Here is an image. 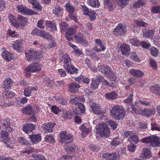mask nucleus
<instances>
[{
	"label": "nucleus",
	"mask_w": 160,
	"mask_h": 160,
	"mask_svg": "<svg viewBox=\"0 0 160 160\" xmlns=\"http://www.w3.org/2000/svg\"><path fill=\"white\" fill-rule=\"evenodd\" d=\"M111 116L117 120L123 119L126 115V112L122 106H115L110 110Z\"/></svg>",
	"instance_id": "obj_1"
},
{
	"label": "nucleus",
	"mask_w": 160,
	"mask_h": 160,
	"mask_svg": "<svg viewBox=\"0 0 160 160\" xmlns=\"http://www.w3.org/2000/svg\"><path fill=\"white\" fill-rule=\"evenodd\" d=\"M141 142L147 143H149L150 146L153 147H158L160 144L159 138L154 136H148L142 138Z\"/></svg>",
	"instance_id": "obj_2"
},
{
	"label": "nucleus",
	"mask_w": 160,
	"mask_h": 160,
	"mask_svg": "<svg viewBox=\"0 0 160 160\" xmlns=\"http://www.w3.org/2000/svg\"><path fill=\"white\" fill-rule=\"evenodd\" d=\"M97 130L96 134H98L102 137H107L110 134L109 129L105 124H99Z\"/></svg>",
	"instance_id": "obj_3"
},
{
	"label": "nucleus",
	"mask_w": 160,
	"mask_h": 160,
	"mask_svg": "<svg viewBox=\"0 0 160 160\" xmlns=\"http://www.w3.org/2000/svg\"><path fill=\"white\" fill-rule=\"evenodd\" d=\"M84 36L83 33L79 32L78 35H75L74 38L77 42L83 46L87 47L88 45V42Z\"/></svg>",
	"instance_id": "obj_4"
},
{
	"label": "nucleus",
	"mask_w": 160,
	"mask_h": 160,
	"mask_svg": "<svg viewBox=\"0 0 160 160\" xmlns=\"http://www.w3.org/2000/svg\"><path fill=\"white\" fill-rule=\"evenodd\" d=\"M67 132L65 131L62 132L60 134L61 141L66 143H70L72 141L73 137L71 134H66Z\"/></svg>",
	"instance_id": "obj_5"
},
{
	"label": "nucleus",
	"mask_w": 160,
	"mask_h": 160,
	"mask_svg": "<svg viewBox=\"0 0 160 160\" xmlns=\"http://www.w3.org/2000/svg\"><path fill=\"white\" fill-rule=\"evenodd\" d=\"M42 67V66L41 65L37 63H33L28 65L26 68V70L27 71V73L29 72H34L40 70Z\"/></svg>",
	"instance_id": "obj_6"
},
{
	"label": "nucleus",
	"mask_w": 160,
	"mask_h": 160,
	"mask_svg": "<svg viewBox=\"0 0 160 160\" xmlns=\"http://www.w3.org/2000/svg\"><path fill=\"white\" fill-rule=\"evenodd\" d=\"M127 31V29L125 26L122 24H119L114 29L113 32L116 35L118 34L122 35Z\"/></svg>",
	"instance_id": "obj_7"
},
{
	"label": "nucleus",
	"mask_w": 160,
	"mask_h": 160,
	"mask_svg": "<svg viewBox=\"0 0 160 160\" xmlns=\"http://www.w3.org/2000/svg\"><path fill=\"white\" fill-rule=\"evenodd\" d=\"M128 110L129 112H134L137 114H142L143 109H140L137 105L136 104H132L128 105Z\"/></svg>",
	"instance_id": "obj_8"
},
{
	"label": "nucleus",
	"mask_w": 160,
	"mask_h": 160,
	"mask_svg": "<svg viewBox=\"0 0 160 160\" xmlns=\"http://www.w3.org/2000/svg\"><path fill=\"white\" fill-rule=\"evenodd\" d=\"M77 28L72 27L69 28L66 32L65 37L69 41L72 40V36L76 33L77 31Z\"/></svg>",
	"instance_id": "obj_9"
},
{
	"label": "nucleus",
	"mask_w": 160,
	"mask_h": 160,
	"mask_svg": "<svg viewBox=\"0 0 160 160\" xmlns=\"http://www.w3.org/2000/svg\"><path fill=\"white\" fill-rule=\"evenodd\" d=\"M80 88L79 85L75 82L71 83L68 85V88L69 91L72 93L77 92Z\"/></svg>",
	"instance_id": "obj_10"
},
{
	"label": "nucleus",
	"mask_w": 160,
	"mask_h": 160,
	"mask_svg": "<svg viewBox=\"0 0 160 160\" xmlns=\"http://www.w3.org/2000/svg\"><path fill=\"white\" fill-rule=\"evenodd\" d=\"M65 70L71 74L76 73L78 72V69L73 66L71 63L64 66Z\"/></svg>",
	"instance_id": "obj_11"
},
{
	"label": "nucleus",
	"mask_w": 160,
	"mask_h": 160,
	"mask_svg": "<svg viewBox=\"0 0 160 160\" xmlns=\"http://www.w3.org/2000/svg\"><path fill=\"white\" fill-rule=\"evenodd\" d=\"M36 33L38 36L42 37L48 40H52V37L51 35L45 31L38 30Z\"/></svg>",
	"instance_id": "obj_12"
},
{
	"label": "nucleus",
	"mask_w": 160,
	"mask_h": 160,
	"mask_svg": "<svg viewBox=\"0 0 160 160\" xmlns=\"http://www.w3.org/2000/svg\"><path fill=\"white\" fill-rule=\"evenodd\" d=\"M17 10L19 12H21L23 14L30 15L32 13V11L23 7L22 5L18 6Z\"/></svg>",
	"instance_id": "obj_13"
},
{
	"label": "nucleus",
	"mask_w": 160,
	"mask_h": 160,
	"mask_svg": "<svg viewBox=\"0 0 160 160\" xmlns=\"http://www.w3.org/2000/svg\"><path fill=\"white\" fill-rule=\"evenodd\" d=\"M98 68L99 71L106 76L109 74L112 70L110 67L106 65L100 66Z\"/></svg>",
	"instance_id": "obj_14"
},
{
	"label": "nucleus",
	"mask_w": 160,
	"mask_h": 160,
	"mask_svg": "<svg viewBox=\"0 0 160 160\" xmlns=\"http://www.w3.org/2000/svg\"><path fill=\"white\" fill-rule=\"evenodd\" d=\"M55 124L56 123H48V124L46 123L42 125V127L43 128L46 133L52 132L53 131V127Z\"/></svg>",
	"instance_id": "obj_15"
},
{
	"label": "nucleus",
	"mask_w": 160,
	"mask_h": 160,
	"mask_svg": "<svg viewBox=\"0 0 160 160\" xmlns=\"http://www.w3.org/2000/svg\"><path fill=\"white\" fill-rule=\"evenodd\" d=\"M36 126L32 123H28L23 126V131L26 133L32 131L35 129Z\"/></svg>",
	"instance_id": "obj_16"
},
{
	"label": "nucleus",
	"mask_w": 160,
	"mask_h": 160,
	"mask_svg": "<svg viewBox=\"0 0 160 160\" xmlns=\"http://www.w3.org/2000/svg\"><path fill=\"white\" fill-rule=\"evenodd\" d=\"M102 157L107 160H116L118 158V155L114 153H104Z\"/></svg>",
	"instance_id": "obj_17"
},
{
	"label": "nucleus",
	"mask_w": 160,
	"mask_h": 160,
	"mask_svg": "<svg viewBox=\"0 0 160 160\" xmlns=\"http://www.w3.org/2000/svg\"><path fill=\"white\" fill-rule=\"evenodd\" d=\"M91 110L93 111V112L98 115H100L102 113L100 106L98 104L93 103L91 105L90 107Z\"/></svg>",
	"instance_id": "obj_18"
},
{
	"label": "nucleus",
	"mask_w": 160,
	"mask_h": 160,
	"mask_svg": "<svg viewBox=\"0 0 160 160\" xmlns=\"http://www.w3.org/2000/svg\"><path fill=\"white\" fill-rule=\"evenodd\" d=\"M130 74L132 76L137 78H140L144 75V73L142 71L135 69L131 70L129 71Z\"/></svg>",
	"instance_id": "obj_19"
},
{
	"label": "nucleus",
	"mask_w": 160,
	"mask_h": 160,
	"mask_svg": "<svg viewBox=\"0 0 160 160\" xmlns=\"http://www.w3.org/2000/svg\"><path fill=\"white\" fill-rule=\"evenodd\" d=\"M60 56L62 58V61L64 64L63 66L67 64H71V59L67 53H60Z\"/></svg>",
	"instance_id": "obj_20"
},
{
	"label": "nucleus",
	"mask_w": 160,
	"mask_h": 160,
	"mask_svg": "<svg viewBox=\"0 0 160 160\" xmlns=\"http://www.w3.org/2000/svg\"><path fill=\"white\" fill-rule=\"evenodd\" d=\"M151 155V154L150 150L146 148H144L142 150L140 155V157L142 159H145L147 158H149Z\"/></svg>",
	"instance_id": "obj_21"
},
{
	"label": "nucleus",
	"mask_w": 160,
	"mask_h": 160,
	"mask_svg": "<svg viewBox=\"0 0 160 160\" xmlns=\"http://www.w3.org/2000/svg\"><path fill=\"white\" fill-rule=\"evenodd\" d=\"M35 51L33 50H30L26 52V57L28 60H32V61L36 60V58L34 56Z\"/></svg>",
	"instance_id": "obj_22"
},
{
	"label": "nucleus",
	"mask_w": 160,
	"mask_h": 160,
	"mask_svg": "<svg viewBox=\"0 0 160 160\" xmlns=\"http://www.w3.org/2000/svg\"><path fill=\"white\" fill-rule=\"evenodd\" d=\"M29 137L32 143H37L41 139V135L39 134L31 135L29 136Z\"/></svg>",
	"instance_id": "obj_23"
},
{
	"label": "nucleus",
	"mask_w": 160,
	"mask_h": 160,
	"mask_svg": "<svg viewBox=\"0 0 160 160\" xmlns=\"http://www.w3.org/2000/svg\"><path fill=\"white\" fill-rule=\"evenodd\" d=\"M22 40H18L14 42L13 44L12 47L14 49L18 52L20 51V48L22 45Z\"/></svg>",
	"instance_id": "obj_24"
},
{
	"label": "nucleus",
	"mask_w": 160,
	"mask_h": 160,
	"mask_svg": "<svg viewBox=\"0 0 160 160\" xmlns=\"http://www.w3.org/2000/svg\"><path fill=\"white\" fill-rule=\"evenodd\" d=\"M12 83V81L10 78H6L3 82V88L5 90L9 89L10 88Z\"/></svg>",
	"instance_id": "obj_25"
},
{
	"label": "nucleus",
	"mask_w": 160,
	"mask_h": 160,
	"mask_svg": "<svg viewBox=\"0 0 160 160\" xmlns=\"http://www.w3.org/2000/svg\"><path fill=\"white\" fill-rule=\"evenodd\" d=\"M19 27L21 26H25L27 24L28 20L27 19L20 15H18V21Z\"/></svg>",
	"instance_id": "obj_26"
},
{
	"label": "nucleus",
	"mask_w": 160,
	"mask_h": 160,
	"mask_svg": "<svg viewBox=\"0 0 160 160\" xmlns=\"http://www.w3.org/2000/svg\"><path fill=\"white\" fill-rule=\"evenodd\" d=\"M22 111L23 113L29 115L33 114L34 112L33 109L30 106H28L23 108Z\"/></svg>",
	"instance_id": "obj_27"
},
{
	"label": "nucleus",
	"mask_w": 160,
	"mask_h": 160,
	"mask_svg": "<svg viewBox=\"0 0 160 160\" xmlns=\"http://www.w3.org/2000/svg\"><path fill=\"white\" fill-rule=\"evenodd\" d=\"M151 91L158 96H160V88L158 85H155L150 87Z\"/></svg>",
	"instance_id": "obj_28"
},
{
	"label": "nucleus",
	"mask_w": 160,
	"mask_h": 160,
	"mask_svg": "<svg viewBox=\"0 0 160 160\" xmlns=\"http://www.w3.org/2000/svg\"><path fill=\"white\" fill-rule=\"evenodd\" d=\"M79 114V112H75L73 111L72 112L67 111L65 112V117L68 119H71L73 117H74L76 115H78Z\"/></svg>",
	"instance_id": "obj_29"
},
{
	"label": "nucleus",
	"mask_w": 160,
	"mask_h": 160,
	"mask_svg": "<svg viewBox=\"0 0 160 160\" xmlns=\"http://www.w3.org/2000/svg\"><path fill=\"white\" fill-rule=\"evenodd\" d=\"M122 54L125 55L128 53L130 51L129 46L126 44L122 45L120 47Z\"/></svg>",
	"instance_id": "obj_30"
},
{
	"label": "nucleus",
	"mask_w": 160,
	"mask_h": 160,
	"mask_svg": "<svg viewBox=\"0 0 160 160\" xmlns=\"http://www.w3.org/2000/svg\"><path fill=\"white\" fill-rule=\"evenodd\" d=\"M28 2L32 5L33 7L38 11H40L42 10V6L40 5L37 2V0H28Z\"/></svg>",
	"instance_id": "obj_31"
},
{
	"label": "nucleus",
	"mask_w": 160,
	"mask_h": 160,
	"mask_svg": "<svg viewBox=\"0 0 160 160\" xmlns=\"http://www.w3.org/2000/svg\"><path fill=\"white\" fill-rule=\"evenodd\" d=\"M155 32V31L153 30H148L144 31L143 35L146 38H149L153 37Z\"/></svg>",
	"instance_id": "obj_32"
},
{
	"label": "nucleus",
	"mask_w": 160,
	"mask_h": 160,
	"mask_svg": "<svg viewBox=\"0 0 160 160\" xmlns=\"http://www.w3.org/2000/svg\"><path fill=\"white\" fill-rule=\"evenodd\" d=\"M113 0H104L105 7H107L110 10H113Z\"/></svg>",
	"instance_id": "obj_33"
},
{
	"label": "nucleus",
	"mask_w": 160,
	"mask_h": 160,
	"mask_svg": "<svg viewBox=\"0 0 160 160\" xmlns=\"http://www.w3.org/2000/svg\"><path fill=\"white\" fill-rule=\"evenodd\" d=\"M95 42L101 48L99 49L97 47H95V50L98 52H100L101 50H104L105 48L102 44V43L101 41V40L98 39H96L95 40Z\"/></svg>",
	"instance_id": "obj_34"
},
{
	"label": "nucleus",
	"mask_w": 160,
	"mask_h": 160,
	"mask_svg": "<svg viewBox=\"0 0 160 160\" xmlns=\"http://www.w3.org/2000/svg\"><path fill=\"white\" fill-rule=\"evenodd\" d=\"M88 5L92 7H98L99 2L98 0H88Z\"/></svg>",
	"instance_id": "obj_35"
},
{
	"label": "nucleus",
	"mask_w": 160,
	"mask_h": 160,
	"mask_svg": "<svg viewBox=\"0 0 160 160\" xmlns=\"http://www.w3.org/2000/svg\"><path fill=\"white\" fill-rule=\"evenodd\" d=\"M9 22L14 27H19L18 22L17 21L16 18L12 15L9 16Z\"/></svg>",
	"instance_id": "obj_36"
},
{
	"label": "nucleus",
	"mask_w": 160,
	"mask_h": 160,
	"mask_svg": "<svg viewBox=\"0 0 160 160\" xmlns=\"http://www.w3.org/2000/svg\"><path fill=\"white\" fill-rule=\"evenodd\" d=\"M146 3L145 0H138L133 5L134 8H139L140 6H144Z\"/></svg>",
	"instance_id": "obj_37"
},
{
	"label": "nucleus",
	"mask_w": 160,
	"mask_h": 160,
	"mask_svg": "<svg viewBox=\"0 0 160 160\" xmlns=\"http://www.w3.org/2000/svg\"><path fill=\"white\" fill-rule=\"evenodd\" d=\"M117 94L114 92L107 93L105 94V97L109 99L113 100L116 98Z\"/></svg>",
	"instance_id": "obj_38"
},
{
	"label": "nucleus",
	"mask_w": 160,
	"mask_h": 160,
	"mask_svg": "<svg viewBox=\"0 0 160 160\" xmlns=\"http://www.w3.org/2000/svg\"><path fill=\"white\" fill-rule=\"evenodd\" d=\"M76 104V107L78 108V109H77L75 112H78L77 111H80L81 113H83L85 111V107L83 104L81 103H75Z\"/></svg>",
	"instance_id": "obj_39"
},
{
	"label": "nucleus",
	"mask_w": 160,
	"mask_h": 160,
	"mask_svg": "<svg viewBox=\"0 0 160 160\" xmlns=\"http://www.w3.org/2000/svg\"><path fill=\"white\" fill-rule=\"evenodd\" d=\"M88 16L91 21L95 20L96 19V13L94 10H91L87 15Z\"/></svg>",
	"instance_id": "obj_40"
},
{
	"label": "nucleus",
	"mask_w": 160,
	"mask_h": 160,
	"mask_svg": "<svg viewBox=\"0 0 160 160\" xmlns=\"http://www.w3.org/2000/svg\"><path fill=\"white\" fill-rule=\"evenodd\" d=\"M45 24L47 27H50L51 29V30L53 31L56 30L57 29V27L56 25L53 23L51 21H47L46 23Z\"/></svg>",
	"instance_id": "obj_41"
},
{
	"label": "nucleus",
	"mask_w": 160,
	"mask_h": 160,
	"mask_svg": "<svg viewBox=\"0 0 160 160\" xmlns=\"http://www.w3.org/2000/svg\"><path fill=\"white\" fill-rule=\"evenodd\" d=\"M66 9L68 12L71 14L75 12V7L71 6L70 4L67 3L65 5Z\"/></svg>",
	"instance_id": "obj_42"
},
{
	"label": "nucleus",
	"mask_w": 160,
	"mask_h": 160,
	"mask_svg": "<svg viewBox=\"0 0 160 160\" xmlns=\"http://www.w3.org/2000/svg\"><path fill=\"white\" fill-rule=\"evenodd\" d=\"M129 140L131 142V144H136L139 141V140L138 137L134 134L133 136Z\"/></svg>",
	"instance_id": "obj_43"
},
{
	"label": "nucleus",
	"mask_w": 160,
	"mask_h": 160,
	"mask_svg": "<svg viewBox=\"0 0 160 160\" xmlns=\"http://www.w3.org/2000/svg\"><path fill=\"white\" fill-rule=\"evenodd\" d=\"M2 56L3 58L6 59L7 61H10L11 59V54L7 51L3 52L2 53Z\"/></svg>",
	"instance_id": "obj_44"
},
{
	"label": "nucleus",
	"mask_w": 160,
	"mask_h": 160,
	"mask_svg": "<svg viewBox=\"0 0 160 160\" xmlns=\"http://www.w3.org/2000/svg\"><path fill=\"white\" fill-rule=\"evenodd\" d=\"M31 89L30 87H25L24 88L23 94L24 95L27 97L30 96L31 94Z\"/></svg>",
	"instance_id": "obj_45"
},
{
	"label": "nucleus",
	"mask_w": 160,
	"mask_h": 160,
	"mask_svg": "<svg viewBox=\"0 0 160 160\" xmlns=\"http://www.w3.org/2000/svg\"><path fill=\"white\" fill-rule=\"evenodd\" d=\"M107 76L109 77L111 80L112 81H115L116 80L117 78L116 74L114 73L112 71V70L111 71V72H110L109 74Z\"/></svg>",
	"instance_id": "obj_46"
},
{
	"label": "nucleus",
	"mask_w": 160,
	"mask_h": 160,
	"mask_svg": "<svg viewBox=\"0 0 160 160\" xmlns=\"http://www.w3.org/2000/svg\"><path fill=\"white\" fill-rule=\"evenodd\" d=\"M59 26H60V29L62 33H63L68 27V24L64 22H61L59 23Z\"/></svg>",
	"instance_id": "obj_47"
},
{
	"label": "nucleus",
	"mask_w": 160,
	"mask_h": 160,
	"mask_svg": "<svg viewBox=\"0 0 160 160\" xmlns=\"http://www.w3.org/2000/svg\"><path fill=\"white\" fill-rule=\"evenodd\" d=\"M45 140L46 142L54 143L55 142V141L53 137L51 135H48L45 138Z\"/></svg>",
	"instance_id": "obj_48"
},
{
	"label": "nucleus",
	"mask_w": 160,
	"mask_h": 160,
	"mask_svg": "<svg viewBox=\"0 0 160 160\" xmlns=\"http://www.w3.org/2000/svg\"><path fill=\"white\" fill-rule=\"evenodd\" d=\"M151 12L153 13H160V6L158 5L153 7L152 8Z\"/></svg>",
	"instance_id": "obj_49"
},
{
	"label": "nucleus",
	"mask_w": 160,
	"mask_h": 160,
	"mask_svg": "<svg viewBox=\"0 0 160 160\" xmlns=\"http://www.w3.org/2000/svg\"><path fill=\"white\" fill-rule=\"evenodd\" d=\"M120 144V139L117 137L116 138H113V140L111 142V144L113 146H117Z\"/></svg>",
	"instance_id": "obj_50"
},
{
	"label": "nucleus",
	"mask_w": 160,
	"mask_h": 160,
	"mask_svg": "<svg viewBox=\"0 0 160 160\" xmlns=\"http://www.w3.org/2000/svg\"><path fill=\"white\" fill-rule=\"evenodd\" d=\"M2 123L5 128L9 126L11 123L10 119L7 118H5L3 120Z\"/></svg>",
	"instance_id": "obj_51"
},
{
	"label": "nucleus",
	"mask_w": 160,
	"mask_h": 160,
	"mask_svg": "<svg viewBox=\"0 0 160 160\" xmlns=\"http://www.w3.org/2000/svg\"><path fill=\"white\" fill-rule=\"evenodd\" d=\"M77 148V146L76 145H72L68 146L66 149L68 151L73 152L76 151Z\"/></svg>",
	"instance_id": "obj_52"
},
{
	"label": "nucleus",
	"mask_w": 160,
	"mask_h": 160,
	"mask_svg": "<svg viewBox=\"0 0 160 160\" xmlns=\"http://www.w3.org/2000/svg\"><path fill=\"white\" fill-rule=\"evenodd\" d=\"M136 25L138 26L146 27L147 26V23L142 21L136 20L135 21Z\"/></svg>",
	"instance_id": "obj_53"
},
{
	"label": "nucleus",
	"mask_w": 160,
	"mask_h": 160,
	"mask_svg": "<svg viewBox=\"0 0 160 160\" xmlns=\"http://www.w3.org/2000/svg\"><path fill=\"white\" fill-rule=\"evenodd\" d=\"M81 10L84 15H87L89 12L88 8L85 6L82 5L81 6Z\"/></svg>",
	"instance_id": "obj_54"
},
{
	"label": "nucleus",
	"mask_w": 160,
	"mask_h": 160,
	"mask_svg": "<svg viewBox=\"0 0 160 160\" xmlns=\"http://www.w3.org/2000/svg\"><path fill=\"white\" fill-rule=\"evenodd\" d=\"M33 157L36 160H45V158L41 155L33 154Z\"/></svg>",
	"instance_id": "obj_55"
},
{
	"label": "nucleus",
	"mask_w": 160,
	"mask_h": 160,
	"mask_svg": "<svg viewBox=\"0 0 160 160\" xmlns=\"http://www.w3.org/2000/svg\"><path fill=\"white\" fill-rule=\"evenodd\" d=\"M131 58L133 60L137 62L140 61L139 59L138 58V55L135 52H133L131 53Z\"/></svg>",
	"instance_id": "obj_56"
},
{
	"label": "nucleus",
	"mask_w": 160,
	"mask_h": 160,
	"mask_svg": "<svg viewBox=\"0 0 160 160\" xmlns=\"http://www.w3.org/2000/svg\"><path fill=\"white\" fill-rule=\"evenodd\" d=\"M158 50L157 48L154 47H152L151 49V54L154 56L156 57L158 55Z\"/></svg>",
	"instance_id": "obj_57"
},
{
	"label": "nucleus",
	"mask_w": 160,
	"mask_h": 160,
	"mask_svg": "<svg viewBox=\"0 0 160 160\" xmlns=\"http://www.w3.org/2000/svg\"><path fill=\"white\" fill-rule=\"evenodd\" d=\"M134 133L131 131H127L124 132V135L127 138H129L130 139L134 135Z\"/></svg>",
	"instance_id": "obj_58"
},
{
	"label": "nucleus",
	"mask_w": 160,
	"mask_h": 160,
	"mask_svg": "<svg viewBox=\"0 0 160 160\" xmlns=\"http://www.w3.org/2000/svg\"><path fill=\"white\" fill-rule=\"evenodd\" d=\"M129 42L132 45L136 46H139V41L136 39H131L129 40Z\"/></svg>",
	"instance_id": "obj_59"
},
{
	"label": "nucleus",
	"mask_w": 160,
	"mask_h": 160,
	"mask_svg": "<svg viewBox=\"0 0 160 160\" xmlns=\"http://www.w3.org/2000/svg\"><path fill=\"white\" fill-rule=\"evenodd\" d=\"M133 95L132 93L130 94L128 98L124 100V102L127 103H132L133 101Z\"/></svg>",
	"instance_id": "obj_60"
},
{
	"label": "nucleus",
	"mask_w": 160,
	"mask_h": 160,
	"mask_svg": "<svg viewBox=\"0 0 160 160\" xmlns=\"http://www.w3.org/2000/svg\"><path fill=\"white\" fill-rule=\"evenodd\" d=\"M118 3L120 5L126 6L129 0H117Z\"/></svg>",
	"instance_id": "obj_61"
},
{
	"label": "nucleus",
	"mask_w": 160,
	"mask_h": 160,
	"mask_svg": "<svg viewBox=\"0 0 160 160\" xmlns=\"http://www.w3.org/2000/svg\"><path fill=\"white\" fill-rule=\"evenodd\" d=\"M18 141L19 143L21 144H27L28 143V142L27 141V140L23 138V137H20L18 139Z\"/></svg>",
	"instance_id": "obj_62"
},
{
	"label": "nucleus",
	"mask_w": 160,
	"mask_h": 160,
	"mask_svg": "<svg viewBox=\"0 0 160 160\" xmlns=\"http://www.w3.org/2000/svg\"><path fill=\"white\" fill-rule=\"evenodd\" d=\"M34 56L37 58L36 60H38V59H40L43 57V55L41 53L38 52H35Z\"/></svg>",
	"instance_id": "obj_63"
},
{
	"label": "nucleus",
	"mask_w": 160,
	"mask_h": 160,
	"mask_svg": "<svg viewBox=\"0 0 160 160\" xmlns=\"http://www.w3.org/2000/svg\"><path fill=\"white\" fill-rule=\"evenodd\" d=\"M108 122L111 127L113 129H116L117 128L118 124L115 122L110 120Z\"/></svg>",
	"instance_id": "obj_64"
}]
</instances>
